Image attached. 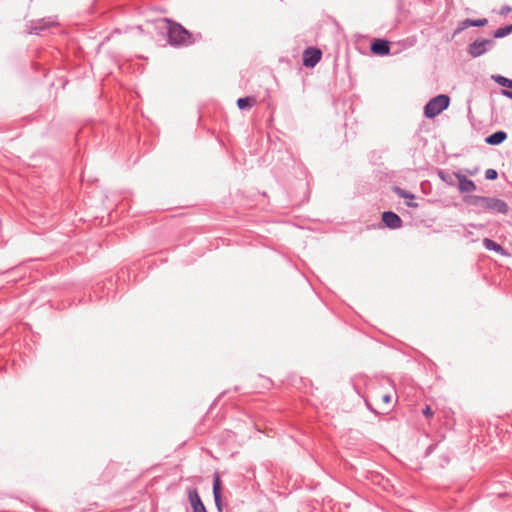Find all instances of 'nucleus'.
Wrapping results in <instances>:
<instances>
[{
    "mask_svg": "<svg viewBox=\"0 0 512 512\" xmlns=\"http://www.w3.org/2000/svg\"><path fill=\"white\" fill-rule=\"evenodd\" d=\"M464 202L476 208L479 212H497L504 215L509 212L508 204L499 198L468 195L464 197Z\"/></svg>",
    "mask_w": 512,
    "mask_h": 512,
    "instance_id": "f257e3e1",
    "label": "nucleus"
},
{
    "mask_svg": "<svg viewBox=\"0 0 512 512\" xmlns=\"http://www.w3.org/2000/svg\"><path fill=\"white\" fill-rule=\"evenodd\" d=\"M467 172H468L471 176H473V175H475L476 170H475V171H474V170H471V171L467 170Z\"/></svg>",
    "mask_w": 512,
    "mask_h": 512,
    "instance_id": "bb28decb",
    "label": "nucleus"
},
{
    "mask_svg": "<svg viewBox=\"0 0 512 512\" xmlns=\"http://www.w3.org/2000/svg\"><path fill=\"white\" fill-rule=\"evenodd\" d=\"M394 191L399 197L404 199H414L415 197L411 192L404 190L400 187H394Z\"/></svg>",
    "mask_w": 512,
    "mask_h": 512,
    "instance_id": "a211bd4d",
    "label": "nucleus"
},
{
    "mask_svg": "<svg viewBox=\"0 0 512 512\" xmlns=\"http://www.w3.org/2000/svg\"><path fill=\"white\" fill-rule=\"evenodd\" d=\"M322 51L315 46H308L302 53V64L306 68H314L322 58Z\"/></svg>",
    "mask_w": 512,
    "mask_h": 512,
    "instance_id": "20e7f679",
    "label": "nucleus"
},
{
    "mask_svg": "<svg viewBox=\"0 0 512 512\" xmlns=\"http://www.w3.org/2000/svg\"><path fill=\"white\" fill-rule=\"evenodd\" d=\"M366 406L368 409H371V406L369 405V403H366Z\"/></svg>",
    "mask_w": 512,
    "mask_h": 512,
    "instance_id": "7c9ffc66",
    "label": "nucleus"
},
{
    "mask_svg": "<svg viewBox=\"0 0 512 512\" xmlns=\"http://www.w3.org/2000/svg\"><path fill=\"white\" fill-rule=\"evenodd\" d=\"M213 497L215 506L218 510V512L223 511V504H222V495H221V481L220 476L218 473H215L213 475Z\"/></svg>",
    "mask_w": 512,
    "mask_h": 512,
    "instance_id": "1a4fd4ad",
    "label": "nucleus"
},
{
    "mask_svg": "<svg viewBox=\"0 0 512 512\" xmlns=\"http://www.w3.org/2000/svg\"><path fill=\"white\" fill-rule=\"evenodd\" d=\"M495 38H502L506 36L507 34H493Z\"/></svg>",
    "mask_w": 512,
    "mask_h": 512,
    "instance_id": "393cba45",
    "label": "nucleus"
},
{
    "mask_svg": "<svg viewBox=\"0 0 512 512\" xmlns=\"http://www.w3.org/2000/svg\"><path fill=\"white\" fill-rule=\"evenodd\" d=\"M494 44L492 39L477 38L468 45L467 52L471 57L476 58L490 51Z\"/></svg>",
    "mask_w": 512,
    "mask_h": 512,
    "instance_id": "7ed1b4c3",
    "label": "nucleus"
},
{
    "mask_svg": "<svg viewBox=\"0 0 512 512\" xmlns=\"http://www.w3.org/2000/svg\"><path fill=\"white\" fill-rule=\"evenodd\" d=\"M187 495L193 512H207L196 488H189Z\"/></svg>",
    "mask_w": 512,
    "mask_h": 512,
    "instance_id": "0eeeda50",
    "label": "nucleus"
},
{
    "mask_svg": "<svg viewBox=\"0 0 512 512\" xmlns=\"http://www.w3.org/2000/svg\"><path fill=\"white\" fill-rule=\"evenodd\" d=\"M439 176H440V178H441L442 180L447 181L446 176H445V173H444L443 171H440V172H439Z\"/></svg>",
    "mask_w": 512,
    "mask_h": 512,
    "instance_id": "b1692460",
    "label": "nucleus"
},
{
    "mask_svg": "<svg viewBox=\"0 0 512 512\" xmlns=\"http://www.w3.org/2000/svg\"><path fill=\"white\" fill-rule=\"evenodd\" d=\"M493 32H512V24L497 28Z\"/></svg>",
    "mask_w": 512,
    "mask_h": 512,
    "instance_id": "aec40b11",
    "label": "nucleus"
},
{
    "mask_svg": "<svg viewBox=\"0 0 512 512\" xmlns=\"http://www.w3.org/2000/svg\"><path fill=\"white\" fill-rule=\"evenodd\" d=\"M382 221L390 229H398L402 226L401 218L392 211H385L382 214Z\"/></svg>",
    "mask_w": 512,
    "mask_h": 512,
    "instance_id": "9d476101",
    "label": "nucleus"
},
{
    "mask_svg": "<svg viewBox=\"0 0 512 512\" xmlns=\"http://www.w3.org/2000/svg\"><path fill=\"white\" fill-rule=\"evenodd\" d=\"M167 41L171 46L182 47L195 43L201 34H166Z\"/></svg>",
    "mask_w": 512,
    "mask_h": 512,
    "instance_id": "39448f33",
    "label": "nucleus"
},
{
    "mask_svg": "<svg viewBox=\"0 0 512 512\" xmlns=\"http://www.w3.org/2000/svg\"><path fill=\"white\" fill-rule=\"evenodd\" d=\"M509 11H510V8H509V7H507V8H505V9H504V12H509Z\"/></svg>",
    "mask_w": 512,
    "mask_h": 512,
    "instance_id": "c85d7f7f",
    "label": "nucleus"
},
{
    "mask_svg": "<svg viewBox=\"0 0 512 512\" xmlns=\"http://www.w3.org/2000/svg\"><path fill=\"white\" fill-rule=\"evenodd\" d=\"M407 205H408L409 207H417V204H416V203H413V202H409V203H407Z\"/></svg>",
    "mask_w": 512,
    "mask_h": 512,
    "instance_id": "a878e982",
    "label": "nucleus"
},
{
    "mask_svg": "<svg viewBox=\"0 0 512 512\" xmlns=\"http://www.w3.org/2000/svg\"><path fill=\"white\" fill-rule=\"evenodd\" d=\"M366 406L368 409H371V406L369 405V403H366Z\"/></svg>",
    "mask_w": 512,
    "mask_h": 512,
    "instance_id": "2f4dec72",
    "label": "nucleus"
},
{
    "mask_svg": "<svg viewBox=\"0 0 512 512\" xmlns=\"http://www.w3.org/2000/svg\"><path fill=\"white\" fill-rule=\"evenodd\" d=\"M450 98L445 94H440L430 99L424 107L425 117L432 119L449 107Z\"/></svg>",
    "mask_w": 512,
    "mask_h": 512,
    "instance_id": "f03ea898",
    "label": "nucleus"
},
{
    "mask_svg": "<svg viewBox=\"0 0 512 512\" xmlns=\"http://www.w3.org/2000/svg\"><path fill=\"white\" fill-rule=\"evenodd\" d=\"M252 102H255V100L253 98H250V97L239 98L237 100V106L241 110L242 109H246L248 107H251Z\"/></svg>",
    "mask_w": 512,
    "mask_h": 512,
    "instance_id": "f3484780",
    "label": "nucleus"
},
{
    "mask_svg": "<svg viewBox=\"0 0 512 512\" xmlns=\"http://www.w3.org/2000/svg\"><path fill=\"white\" fill-rule=\"evenodd\" d=\"M507 138V133L504 131H496L486 137L485 142L489 145H499L504 142Z\"/></svg>",
    "mask_w": 512,
    "mask_h": 512,
    "instance_id": "4468645a",
    "label": "nucleus"
},
{
    "mask_svg": "<svg viewBox=\"0 0 512 512\" xmlns=\"http://www.w3.org/2000/svg\"><path fill=\"white\" fill-rule=\"evenodd\" d=\"M492 79L502 87L512 89V80L501 75H494Z\"/></svg>",
    "mask_w": 512,
    "mask_h": 512,
    "instance_id": "dca6fc26",
    "label": "nucleus"
},
{
    "mask_svg": "<svg viewBox=\"0 0 512 512\" xmlns=\"http://www.w3.org/2000/svg\"><path fill=\"white\" fill-rule=\"evenodd\" d=\"M454 175L459 182L458 190L461 193H471L476 190L475 183L472 180L468 179L465 175H463L460 172H455Z\"/></svg>",
    "mask_w": 512,
    "mask_h": 512,
    "instance_id": "6e6552de",
    "label": "nucleus"
},
{
    "mask_svg": "<svg viewBox=\"0 0 512 512\" xmlns=\"http://www.w3.org/2000/svg\"><path fill=\"white\" fill-rule=\"evenodd\" d=\"M370 50L377 56L388 55L390 52V42L386 39L375 38L371 42Z\"/></svg>",
    "mask_w": 512,
    "mask_h": 512,
    "instance_id": "423d86ee",
    "label": "nucleus"
},
{
    "mask_svg": "<svg viewBox=\"0 0 512 512\" xmlns=\"http://www.w3.org/2000/svg\"><path fill=\"white\" fill-rule=\"evenodd\" d=\"M162 23L165 24L162 29H165L166 32H189L186 28H184L181 24L170 20L169 18L162 17Z\"/></svg>",
    "mask_w": 512,
    "mask_h": 512,
    "instance_id": "ddd939ff",
    "label": "nucleus"
},
{
    "mask_svg": "<svg viewBox=\"0 0 512 512\" xmlns=\"http://www.w3.org/2000/svg\"><path fill=\"white\" fill-rule=\"evenodd\" d=\"M498 176V173L495 169H487L485 171V178L487 180H495Z\"/></svg>",
    "mask_w": 512,
    "mask_h": 512,
    "instance_id": "6ab92c4d",
    "label": "nucleus"
},
{
    "mask_svg": "<svg viewBox=\"0 0 512 512\" xmlns=\"http://www.w3.org/2000/svg\"><path fill=\"white\" fill-rule=\"evenodd\" d=\"M58 25L59 23L57 22L55 17H48L39 19L36 22H34L32 29L35 31H42L46 29H52Z\"/></svg>",
    "mask_w": 512,
    "mask_h": 512,
    "instance_id": "f8f14e48",
    "label": "nucleus"
},
{
    "mask_svg": "<svg viewBox=\"0 0 512 512\" xmlns=\"http://www.w3.org/2000/svg\"><path fill=\"white\" fill-rule=\"evenodd\" d=\"M423 414L426 416V417H430L433 415V411L431 409L430 406H426L424 409H423Z\"/></svg>",
    "mask_w": 512,
    "mask_h": 512,
    "instance_id": "412c9836",
    "label": "nucleus"
},
{
    "mask_svg": "<svg viewBox=\"0 0 512 512\" xmlns=\"http://www.w3.org/2000/svg\"><path fill=\"white\" fill-rule=\"evenodd\" d=\"M509 11H510V8H509V7H507V8H505V9H504V12H509Z\"/></svg>",
    "mask_w": 512,
    "mask_h": 512,
    "instance_id": "cd10ccee",
    "label": "nucleus"
},
{
    "mask_svg": "<svg viewBox=\"0 0 512 512\" xmlns=\"http://www.w3.org/2000/svg\"><path fill=\"white\" fill-rule=\"evenodd\" d=\"M502 95L512 100V91L502 90Z\"/></svg>",
    "mask_w": 512,
    "mask_h": 512,
    "instance_id": "5701e85b",
    "label": "nucleus"
},
{
    "mask_svg": "<svg viewBox=\"0 0 512 512\" xmlns=\"http://www.w3.org/2000/svg\"><path fill=\"white\" fill-rule=\"evenodd\" d=\"M366 406L368 409H371V406L369 405V403H366Z\"/></svg>",
    "mask_w": 512,
    "mask_h": 512,
    "instance_id": "c756f323",
    "label": "nucleus"
},
{
    "mask_svg": "<svg viewBox=\"0 0 512 512\" xmlns=\"http://www.w3.org/2000/svg\"><path fill=\"white\" fill-rule=\"evenodd\" d=\"M487 22H488V20L486 18H480V19H476V20L465 19L458 23L454 32H463L464 30H466L469 27H483L484 25L487 24Z\"/></svg>",
    "mask_w": 512,
    "mask_h": 512,
    "instance_id": "9b49d317",
    "label": "nucleus"
},
{
    "mask_svg": "<svg viewBox=\"0 0 512 512\" xmlns=\"http://www.w3.org/2000/svg\"><path fill=\"white\" fill-rule=\"evenodd\" d=\"M483 246L489 251H495L501 255L506 254L504 248L500 244L496 243L495 241L489 238L483 239Z\"/></svg>",
    "mask_w": 512,
    "mask_h": 512,
    "instance_id": "2eb2a0df",
    "label": "nucleus"
},
{
    "mask_svg": "<svg viewBox=\"0 0 512 512\" xmlns=\"http://www.w3.org/2000/svg\"><path fill=\"white\" fill-rule=\"evenodd\" d=\"M391 399H392V398H391V396H390L389 394H384V395L382 396V401H383L384 403H386V404L390 403V402H391Z\"/></svg>",
    "mask_w": 512,
    "mask_h": 512,
    "instance_id": "4be33fe9",
    "label": "nucleus"
}]
</instances>
